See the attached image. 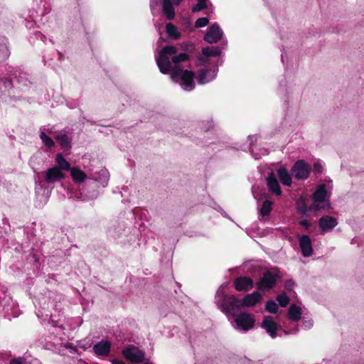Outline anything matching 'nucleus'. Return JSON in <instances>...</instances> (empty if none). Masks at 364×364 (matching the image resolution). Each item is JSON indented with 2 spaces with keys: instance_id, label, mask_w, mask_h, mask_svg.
<instances>
[{
  "instance_id": "obj_1",
  "label": "nucleus",
  "mask_w": 364,
  "mask_h": 364,
  "mask_svg": "<svg viewBox=\"0 0 364 364\" xmlns=\"http://www.w3.org/2000/svg\"><path fill=\"white\" fill-rule=\"evenodd\" d=\"M177 53V48L173 46L162 48L156 61L161 73H170L171 78L180 84L185 91H191L195 88V73L184 69L182 63L189 60V55L186 53Z\"/></svg>"
},
{
  "instance_id": "obj_2",
  "label": "nucleus",
  "mask_w": 364,
  "mask_h": 364,
  "mask_svg": "<svg viewBox=\"0 0 364 364\" xmlns=\"http://www.w3.org/2000/svg\"><path fill=\"white\" fill-rule=\"evenodd\" d=\"M109 179V173L105 168L96 172L92 178L86 183V188L82 189L80 195L82 200H94L99 195V188H105Z\"/></svg>"
},
{
  "instance_id": "obj_3",
  "label": "nucleus",
  "mask_w": 364,
  "mask_h": 364,
  "mask_svg": "<svg viewBox=\"0 0 364 364\" xmlns=\"http://www.w3.org/2000/svg\"><path fill=\"white\" fill-rule=\"evenodd\" d=\"M216 304L230 319L234 318L242 308L241 300L237 299L233 295L220 296L219 293L216 295Z\"/></svg>"
},
{
  "instance_id": "obj_4",
  "label": "nucleus",
  "mask_w": 364,
  "mask_h": 364,
  "mask_svg": "<svg viewBox=\"0 0 364 364\" xmlns=\"http://www.w3.org/2000/svg\"><path fill=\"white\" fill-rule=\"evenodd\" d=\"M223 47L220 46H207L202 49L201 54L198 57L197 65L206 66L212 64L211 58L220 56L223 50L226 48L227 41H223Z\"/></svg>"
},
{
  "instance_id": "obj_5",
  "label": "nucleus",
  "mask_w": 364,
  "mask_h": 364,
  "mask_svg": "<svg viewBox=\"0 0 364 364\" xmlns=\"http://www.w3.org/2000/svg\"><path fill=\"white\" fill-rule=\"evenodd\" d=\"M326 196L327 191L326 184L322 183L318 185L313 194L314 203L309 206V209L314 210L328 209L330 208V204L328 203L320 205L321 203L325 202Z\"/></svg>"
},
{
  "instance_id": "obj_6",
  "label": "nucleus",
  "mask_w": 364,
  "mask_h": 364,
  "mask_svg": "<svg viewBox=\"0 0 364 364\" xmlns=\"http://www.w3.org/2000/svg\"><path fill=\"white\" fill-rule=\"evenodd\" d=\"M223 63L222 60H218L213 68H202L198 71L197 82L199 85H204L213 80L218 72V65Z\"/></svg>"
},
{
  "instance_id": "obj_7",
  "label": "nucleus",
  "mask_w": 364,
  "mask_h": 364,
  "mask_svg": "<svg viewBox=\"0 0 364 364\" xmlns=\"http://www.w3.org/2000/svg\"><path fill=\"white\" fill-rule=\"evenodd\" d=\"M311 166L304 160L296 161L291 168V175L297 180H306L311 173Z\"/></svg>"
},
{
  "instance_id": "obj_8",
  "label": "nucleus",
  "mask_w": 364,
  "mask_h": 364,
  "mask_svg": "<svg viewBox=\"0 0 364 364\" xmlns=\"http://www.w3.org/2000/svg\"><path fill=\"white\" fill-rule=\"evenodd\" d=\"M123 356L133 363H140L144 360L145 353L134 345H129L122 352Z\"/></svg>"
},
{
  "instance_id": "obj_9",
  "label": "nucleus",
  "mask_w": 364,
  "mask_h": 364,
  "mask_svg": "<svg viewBox=\"0 0 364 364\" xmlns=\"http://www.w3.org/2000/svg\"><path fill=\"white\" fill-rule=\"evenodd\" d=\"M235 328L246 332L252 329L255 323L253 316L247 313H240L235 316Z\"/></svg>"
},
{
  "instance_id": "obj_10",
  "label": "nucleus",
  "mask_w": 364,
  "mask_h": 364,
  "mask_svg": "<svg viewBox=\"0 0 364 364\" xmlns=\"http://www.w3.org/2000/svg\"><path fill=\"white\" fill-rule=\"evenodd\" d=\"M279 278L276 272L267 271L263 273L262 278L257 282V289L262 291L268 290L273 288Z\"/></svg>"
},
{
  "instance_id": "obj_11",
  "label": "nucleus",
  "mask_w": 364,
  "mask_h": 364,
  "mask_svg": "<svg viewBox=\"0 0 364 364\" xmlns=\"http://www.w3.org/2000/svg\"><path fill=\"white\" fill-rule=\"evenodd\" d=\"M223 31L220 28V26L215 23L208 30L205 34L203 39L207 43L212 44L218 42L223 39Z\"/></svg>"
},
{
  "instance_id": "obj_12",
  "label": "nucleus",
  "mask_w": 364,
  "mask_h": 364,
  "mask_svg": "<svg viewBox=\"0 0 364 364\" xmlns=\"http://www.w3.org/2000/svg\"><path fill=\"white\" fill-rule=\"evenodd\" d=\"M261 327L265 330L266 333H268L271 338H274L277 337L279 326L272 316H264L261 323Z\"/></svg>"
},
{
  "instance_id": "obj_13",
  "label": "nucleus",
  "mask_w": 364,
  "mask_h": 364,
  "mask_svg": "<svg viewBox=\"0 0 364 364\" xmlns=\"http://www.w3.org/2000/svg\"><path fill=\"white\" fill-rule=\"evenodd\" d=\"M44 176L46 182L48 184H51L63 179L65 174L57 166H54L46 171Z\"/></svg>"
},
{
  "instance_id": "obj_14",
  "label": "nucleus",
  "mask_w": 364,
  "mask_h": 364,
  "mask_svg": "<svg viewBox=\"0 0 364 364\" xmlns=\"http://www.w3.org/2000/svg\"><path fill=\"white\" fill-rule=\"evenodd\" d=\"M337 225L336 218L330 215H323L318 220V226L323 234L331 230Z\"/></svg>"
},
{
  "instance_id": "obj_15",
  "label": "nucleus",
  "mask_w": 364,
  "mask_h": 364,
  "mask_svg": "<svg viewBox=\"0 0 364 364\" xmlns=\"http://www.w3.org/2000/svg\"><path fill=\"white\" fill-rule=\"evenodd\" d=\"M299 247L301 254L305 257H309L313 254L311 240L309 235H304L299 238Z\"/></svg>"
},
{
  "instance_id": "obj_16",
  "label": "nucleus",
  "mask_w": 364,
  "mask_h": 364,
  "mask_svg": "<svg viewBox=\"0 0 364 364\" xmlns=\"http://www.w3.org/2000/svg\"><path fill=\"white\" fill-rule=\"evenodd\" d=\"M235 288L240 291H247L253 287V281L250 277H240L234 282Z\"/></svg>"
},
{
  "instance_id": "obj_17",
  "label": "nucleus",
  "mask_w": 364,
  "mask_h": 364,
  "mask_svg": "<svg viewBox=\"0 0 364 364\" xmlns=\"http://www.w3.org/2000/svg\"><path fill=\"white\" fill-rule=\"evenodd\" d=\"M111 343L107 340H102L93 346V351L98 356H106L109 355Z\"/></svg>"
},
{
  "instance_id": "obj_18",
  "label": "nucleus",
  "mask_w": 364,
  "mask_h": 364,
  "mask_svg": "<svg viewBox=\"0 0 364 364\" xmlns=\"http://www.w3.org/2000/svg\"><path fill=\"white\" fill-rule=\"evenodd\" d=\"M267 185L269 191L273 193L276 194L277 196H280L282 194L279 183L275 175L272 172L268 173L267 177Z\"/></svg>"
},
{
  "instance_id": "obj_19",
  "label": "nucleus",
  "mask_w": 364,
  "mask_h": 364,
  "mask_svg": "<svg viewBox=\"0 0 364 364\" xmlns=\"http://www.w3.org/2000/svg\"><path fill=\"white\" fill-rule=\"evenodd\" d=\"M262 299L261 294L258 291H254L252 294H247L242 301L243 306H253L259 303Z\"/></svg>"
},
{
  "instance_id": "obj_20",
  "label": "nucleus",
  "mask_w": 364,
  "mask_h": 364,
  "mask_svg": "<svg viewBox=\"0 0 364 364\" xmlns=\"http://www.w3.org/2000/svg\"><path fill=\"white\" fill-rule=\"evenodd\" d=\"M272 210V202L266 200L262 203L261 208L259 210V219L260 221H266L267 218L270 214Z\"/></svg>"
},
{
  "instance_id": "obj_21",
  "label": "nucleus",
  "mask_w": 364,
  "mask_h": 364,
  "mask_svg": "<svg viewBox=\"0 0 364 364\" xmlns=\"http://www.w3.org/2000/svg\"><path fill=\"white\" fill-rule=\"evenodd\" d=\"M302 309L296 304H291L288 309V317L294 322H296L301 318Z\"/></svg>"
},
{
  "instance_id": "obj_22",
  "label": "nucleus",
  "mask_w": 364,
  "mask_h": 364,
  "mask_svg": "<svg viewBox=\"0 0 364 364\" xmlns=\"http://www.w3.org/2000/svg\"><path fill=\"white\" fill-rule=\"evenodd\" d=\"M173 4L171 0H162V11L168 20L173 19L175 17Z\"/></svg>"
},
{
  "instance_id": "obj_23",
  "label": "nucleus",
  "mask_w": 364,
  "mask_h": 364,
  "mask_svg": "<svg viewBox=\"0 0 364 364\" xmlns=\"http://www.w3.org/2000/svg\"><path fill=\"white\" fill-rule=\"evenodd\" d=\"M277 173L280 181L284 185L287 186H290L291 185V176L286 168L280 167L277 171Z\"/></svg>"
},
{
  "instance_id": "obj_24",
  "label": "nucleus",
  "mask_w": 364,
  "mask_h": 364,
  "mask_svg": "<svg viewBox=\"0 0 364 364\" xmlns=\"http://www.w3.org/2000/svg\"><path fill=\"white\" fill-rule=\"evenodd\" d=\"M70 171L72 178L75 183H80L87 178V175L77 167H73Z\"/></svg>"
},
{
  "instance_id": "obj_25",
  "label": "nucleus",
  "mask_w": 364,
  "mask_h": 364,
  "mask_svg": "<svg viewBox=\"0 0 364 364\" xmlns=\"http://www.w3.org/2000/svg\"><path fill=\"white\" fill-rule=\"evenodd\" d=\"M55 161L58 164V168L62 171H70L72 168L70 164L64 158L62 154H58L55 156Z\"/></svg>"
},
{
  "instance_id": "obj_26",
  "label": "nucleus",
  "mask_w": 364,
  "mask_h": 364,
  "mask_svg": "<svg viewBox=\"0 0 364 364\" xmlns=\"http://www.w3.org/2000/svg\"><path fill=\"white\" fill-rule=\"evenodd\" d=\"M166 31L168 36L173 39H178L181 36L178 28L171 23H168L166 25Z\"/></svg>"
},
{
  "instance_id": "obj_27",
  "label": "nucleus",
  "mask_w": 364,
  "mask_h": 364,
  "mask_svg": "<svg viewBox=\"0 0 364 364\" xmlns=\"http://www.w3.org/2000/svg\"><path fill=\"white\" fill-rule=\"evenodd\" d=\"M55 139L59 142L61 147L64 149H70L71 143L66 134H59L55 136Z\"/></svg>"
},
{
  "instance_id": "obj_28",
  "label": "nucleus",
  "mask_w": 364,
  "mask_h": 364,
  "mask_svg": "<svg viewBox=\"0 0 364 364\" xmlns=\"http://www.w3.org/2000/svg\"><path fill=\"white\" fill-rule=\"evenodd\" d=\"M311 210L309 209V207H307L305 199L300 198L297 201V211L303 215H306L309 211Z\"/></svg>"
},
{
  "instance_id": "obj_29",
  "label": "nucleus",
  "mask_w": 364,
  "mask_h": 364,
  "mask_svg": "<svg viewBox=\"0 0 364 364\" xmlns=\"http://www.w3.org/2000/svg\"><path fill=\"white\" fill-rule=\"evenodd\" d=\"M40 139H41L43 143L45 144V146L49 149L52 148L55 145L53 140L50 136L46 135V133L43 132H41Z\"/></svg>"
},
{
  "instance_id": "obj_30",
  "label": "nucleus",
  "mask_w": 364,
  "mask_h": 364,
  "mask_svg": "<svg viewBox=\"0 0 364 364\" xmlns=\"http://www.w3.org/2000/svg\"><path fill=\"white\" fill-rule=\"evenodd\" d=\"M278 305L272 300L267 301L265 305V310L271 314H276L278 311Z\"/></svg>"
},
{
  "instance_id": "obj_31",
  "label": "nucleus",
  "mask_w": 364,
  "mask_h": 364,
  "mask_svg": "<svg viewBox=\"0 0 364 364\" xmlns=\"http://www.w3.org/2000/svg\"><path fill=\"white\" fill-rule=\"evenodd\" d=\"M277 301L282 307H286L289 303V298L286 293H282L277 296Z\"/></svg>"
},
{
  "instance_id": "obj_32",
  "label": "nucleus",
  "mask_w": 364,
  "mask_h": 364,
  "mask_svg": "<svg viewBox=\"0 0 364 364\" xmlns=\"http://www.w3.org/2000/svg\"><path fill=\"white\" fill-rule=\"evenodd\" d=\"M206 1L207 0H198L196 5L193 7L192 11L198 12L205 9L207 7Z\"/></svg>"
},
{
  "instance_id": "obj_33",
  "label": "nucleus",
  "mask_w": 364,
  "mask_h": 364,
  "mask_svg": "<svg viewBox=\"0 0 364 364\" xmlns=\"http://www.w3.org/2000/svg\"><path fill=\"white\" fill-rule=\"evenodd\" d=\"M209 20L206 17L199 18L195 22V26L196 28H203L208 24Z\"/></svg>"
},
{
  "instance_id": "obj_34",
  "label": "nucleus",
  "mask_w": 364,
  "mask_h": 364,
  "mask_svg": "<svg viewBox=\"0 0 364 364\" xmlns=\"http://www.w3.org/2000/svg\"><path fill=\"white\" fill-rule=\"evenodd\" d=\"M315 174H320L323 171V164L320 161H316L314 164L313 168Z\"/></svg>"
},
{
  "instance_id": "obj_35",
  "label": "nucleus",
  "mask_w": 364,
  "mask_h": 364,
  "mask_svg": "<svg viewBox=\"0 0 364 364\" xmlns=\"http://www.w3.org/2000/svg\"><path fill=\"white\" fill-rule=\"evenodd\" d=\"M294 285L295 283L292 279H288L284 283V287L287 290H291Z\"/></svg>"
},
{
  "instance_id": "obj_36",
  "label": "nucleus",
  "mask_w": 364,
  "mask_h": 364,
  "mask_svg": "<svg viewBox=\"0 0 364 364\" xmlns=\"http://www.w3.org/2000/svg\"><path fill=\"white\" fill-rule=\"evenodd\" d=\"M9 364H23V359L21 358H14L10 360Z\"/></svg>"
},
{
  "instance_id": "obj_37",
  "label": "nucleus",
  "mask_w": 364,
  "mask_h": 364,
  "mask_svg": "<svg viewBox=\"0 0 364 364\" xmlns=\"http://www.w3.org/2000/svg\"><path fill=\"white\" fill-rule=\"evenodd\" d=\"M299 224L306 230H308L310 228V223L306 220H301L299 222Z\"/></svg>"
},
{
  "instance_id": "obj_38",
  "label": "nucleus",
  "mask_w": 364,
  "mask_h": 364,
  "mask_svg": "<svg viewBox=\"0 0 364 364\" xmlns=\"http://www.w3.org/2000/svg\"><path fill=\"white\" fill-rule=\"evenodd\" d=\"M304 323L305 326L308 328H311L313 326V321L311 320L305 321Z\"/></svg>"
},
{
  "instance_id": "obj_39",
  "label": "nucleus",
  "mask_w": 364,
  "mask_h": 364,
  "mask_svg": "<svg viewBox=\"0 0 364 364\" xmlns=\"http://www.w3.org/2000/svg\"><path fill=\"white\" fill-rule=\"evenodd\" d=\"M112 364H125V363L122 360H119L117 359H114L112 360Z\"/></svg>"
},
{
  "instance_id": "obj_40",
  "label": "nucleus",
  "mask_w": 364,
  "mask_h": 364,
  "mask_svg": "<svg viewBox=\"0 0 364 364\" xmlns=\"http://www.w3.org/2000/svg\"><path fill=\"white\" fill-rule=\"evenodd\" d=\"M207 124H208V127H203L205 132H207L208 130H209V129L213 126V122L212 121L208 122Z\"/></svg>"
},
{
  "instance_id": "obj_41",
  "label": "nucleus",
  "mask_w": 364,
  "mask_h": 364,
  "mask_svg": "<svg viewBox=\"0 0 364 364\" xmlns=\"http://www.w3.org/2000/svg\"><path fill=\"white\" fill-rule=\"evenodd\" d=\"M182 1L183 0H172V1L173 2L174 5H176V6L179 5L181 3Z\"/></svg>"
},
{
  "instance_id": "obj_42",
  "label": "nucleus",
  "mask_w": 364,
  "mask_h": 364,
  "mask_svg": "<svg viewBox=\"0 0 364 364\" xmlns=\"http://www.w3.org/2000/svg\"><path fill=\"white\" fill-rule=\"evenodd\" d=\"M153 4H154V1L151 0V3H150V6H151V7H152Z\"/></svg>"
},
{
  "instance_id": "obj_43",
  "label": "nucleus",
  "mask_w": 364,
  "mask_h": 364,
  "mask_svg": "<svg viewBox=\"0 0 364 364\" xmlns=\"http://www.w3.org/2000/svg\"><path fill=\"white\" fill-rule=\"evenodd\" d=\"M253 137H254L253 136H249V139H250V140H252Z\"/></svg>"
},
{
  "instance_id": "obj_44",
  "label": "nucleus",
  "mask_w": 364,
  "mask_h": 364,
  "mask_svg": "<svg viewBox=\"0 0 364 364\" xmlns=\"http://www.w3.org/2000/svg\"><path fill=\"white\" fill-rule=\"evenodd\" d=\"M144 364H153L151 363H144Z\"/></svg>"
}]
</instances>
